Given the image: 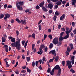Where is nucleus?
Segmentation results:
<instances>
[{
    "label": "nucleus",
    "mask_w": 76,
    "mask_h": 76,
    "mask_svg": "<svg viewBox=\"0 0 76 76\" xmlns=\"http://www.w3.org/2000/svg\"><path fill=\"white\" fill-rule=\"evenodd\" d=\"M53 13V10H50L49 11V14H51Z\"/></svg>",
    "instance_id": "37998d69"
},
{
    "label": "nucleus",
    "mask_w": 76,
    "mask_h": 76,
    "mask_svg": "<svg viewBox=\"0 0 76 76\" xmlns=\"http://www.w3.org/2000/svg\"><path fill=\"white\" fill-rule=\"evenodd\" d=\"M67 51L65 52V53H66V56H69V53H70V47H68L67 48Z\"/></svg>",
    "instance_id": "6e6552de"
},
{
    "label": "nucleus",
    "mask_w": 76,
    "mask_h": 76,
    "mask_svg": "<svg viewBox=\"0 0 76 76\" xmlns=\"http://www.w3.org/2000/svg\"><path fill=\"white\" fill-rule=\"evenodd\" d=\"M58 37H55L53 40L52 41L53 43L55 45H57L58 43Z\"/></svg>",
    "instance_id": "20e7f679"
},
{
    "label": "nucleus",
    "mask_w": 76,
    "mask_h": 76,
    "mask_svg": "<svg viewBox=\"0 0 76 76\" xmlns=\"http://www.w3.org/2000/svg\"><path fill=\"white\" fill-rule=\"evenodd\" d=\"M61 4V3L60 1H58L56 3V4L57 5H58L59 6H60Z\"/></svg>",
    "instance_id": "393cba45"
},
{
    "label": "nucleus",
    "mask_w": 76,
    "mask_h": 76,
    "mask_svg": "<svg viewBox=\"0 0 76 76\" xmlns=\"http://www.w3.org/2000/svg\"><path fill=\"white\" fill-rule=\"evenodd\" d=\"M11 45L12 47H16V49H18L19 50L20 49V43L16 41L15 42L12 43L11 44Z\"/></svg>",
    "instance_id": "f257e3e1"
},
{
    "label": "nucleus",
    "mask_w": 76,
    "mask_h": 76,
    "mask_svg": "<svg viewBox=\"0 0 76 76\" xmlns=\"http://www.w3.org/2000/svg\"><path fill=\"white\" fill-rule=\"evenodd\" d=\"M51 72V69L50 68H48V70H47V72L48 73H50Z\"/></svg>",
    "instance_id": "79ce46f5"
},
{
    "label": "nucleus",
    "mask_w": 76,
    "mask_h": 76,
    "mask_svg": "<svg viewBox=\"0 0 76 76\" xmlns=\"http://www.w3.org/2000/svg\"><path fill=\"white\" fill-rule=\"evenodd\" d=\"M8 60H9L8 58H6L4 60V61H5L6 64V66L7 67H9V64H8V62H7V61Z\"/></svg>",
    "instance_id": "9d476101"
},
{
    "label": "nucleus",
    "mask_w": 76,
    "mask_h": 76,
    "mask_svg": "<svg viewBox=\"0 0 76 76\" xmlns=\"http://www.w3.org/2000/svg\"><path fill=\"white\" fill-rule=\"evenodd\" d=\"M73 33L74 35H76V28L73 31Z\"/></svg>",
    "instance_id": "a18cd8bd"
},
{
    "label": "nucleus",
    "mask_w": 76,
    "mask_h": 76,
    "mask_svg": "<svg viewBox=\"0 0 76 76\" xmlns=\"http://www.w3.org/2000/svg\"><path fill=\"white\" fill-rule=\"evenodd\" d=\"M26 58H27V61L28 62H29V61H30V59L31 58H30V57H26Z\"/></svg>",
    "instance_id": "bb28decb"
},
{
    "label": "nucleus",
    "mask_w": 76,
    "mask_h": 76,
    "mask_svg": "<svg viewBox=\"0 0 76 76\" xmlns=\"http://www.w3.org/2000/svg\"><path fill=\"white\" fill-rule=\"evenodd\" d=\"M56 19H57V16L56 15H54L53 18V19L54 21H56Z\"/></svg>",
    "instance_id": "2f4dec72"
},
{
    "label": "nucleus",
    "mask_w": 76,
    "mask_h": 76,
    "mask_svg": "<svg viewBox=\"0 0 76 76\" xmlns=\"http://www.w3.org/2000/svg\"><path fill=\"white\" fill-rule=\"evenodd\" d=\"M72 25L73 27H74L75 25V22H73L72 23Z\"/></svg>",
    "instance_id": "de8ad7c7"
},
{
    "label": "nucleus",
    "mask_w": 76,
    "mask_h": 76,
    "mask_svg": "<svg viewBox=\"0 0 76 76\" xmlns=\"http://www.w3.org/2000/svg\"><path fill=\"white\" fill-rule=\"evenodd\" d=\"M15 73L17 75H18V74L19 73V71L18 70V69H16L15 71Z\"/></svg>",
    "instance_id": "cd10ccee"
},
{
    "label": "nucleus",
    "mask_w": 76,
    "mask_h": 76,
    "mask_svg": "<svg viewBox=\"0 0 76 76\" xmlns=\"http://www.w3.org/2000/svg\"><path fill=\"white\" fill-rule=\"evenodd\" d=\"M10 22L12 23H14V20L12 19L11 20Z\"/></svg>",
    "instance_id": "4d7b16f0"
},
{
    "label": "nucleus",
    "mask_w": 76,
    "mask_h": 76,
    "mask_svg": "<svg viewBox=\"0 0 76 76\" xmlns=\"http://www.w3.org/2000/svg\"><path fill=\"white\" fill-rule=\"evenodd\" d=\"M44 48H45V45L43 44L41 45L39 48V51L37 52L38 54H40L41 55L42 54V49Z\"/></svg>",
    "instance_id": "7ed1b4c3"
},
{
    "label": "nucleus",
    "mask_w": 76,
    "mask_h": 76,
    "mask_svg": "<svg viewBox=\"0 0 76 76\" xmlns=\"http://www.w3.org/2000/svg\"><path fill=\"white\" fill-rule=\"evenodd\" d=\"M16 5L17 9L19 10H23V7H20V5L18 4V3L17 2Z\"/></svg>",
    "instance_id": "0eeeda50"
},
{
    "label": "nucleus",
    "mask_w": 76,
    "mask_h": 76,
    "mask_svg": "<svg viewBox=\"0 0 76 76\" xmlns=\"http://www.w3.org/2000/svg\"><path fill=\"white\" fill-rule=\"evenodd\" d=\"M66 62L67 65H68V68L69 69H71L72 67V65L71 63V61H67Z\"/></svg>",
    "instance_id": "39448f33"
},
{
    "label": "nucleus",
    "mask_w": 76,
    "mask_h": 76,
    "mask_svg": "<svg viewBox=\"0 0 76 76\" xmlns=\"http://www.w3.org/2000/svg\"><path fill=\"white\" fill-rule=\"evenodd\" d=\"M42 10L44 12H47L48 11V10L45 7H42Z\"/></svg>",
    "instance_id": "dca6fc26"
},
{
    "label": "nucleus",
    "mask_w": 76,
    "mask_h": 76,
    "mask_svg": "<svg viewBox=\"0 0 76 76\" xmlns=\"http://www.w3.org/2000/svg\"><path fill=\"white\" fill-rule=\"evenodd\" d=\"M55 15L56 16H58L59 15V13H58V11H56L55 12Z\"/></svg>",
    "instance_id": "ea45409f"
},
{
    "label": "nucleus",
    "mask_w": 76,
    "mask_h": 76,
    "mask_svg": "<svg viewBox=\"0 0 76 76\" xmlns=\"http://www.w3.org/2000/svg\"><path fill=\"white\" fill-rule=\"evenodd\" d=\"M63 34H64V32H62L61 33L60 37H62V36L63 35Z\"/></svg>",
    "instance_id": "603ef678"
},
{
    "label": "nucleus",
    "mask_w": 76,
    "mask_h": 76,
    "mask_svg": "<svg viewBox=\"0 0 76 76\" xmlns=\"http://www.w3.org/2000/svg\"><path fill=\"white\" fill-rule=\"evenodd\" d=\"M70 72L72 73H75V71L73 70V68H71L70 69Z\"/></svg>",
    "instance_id": "72a5a7b5"
},
{
    "label": "nucleus",
    "mask_w": 76,
    "mask_h": 76,
    "mask_svg": "<svg viewBox=\"0 0 76 76\" xmlns=\"http://www.w3.org/2000/svg\"><path fill=\"white\" fill-rule=\"evenodd\" d=\"M3 48H8V45H4V47H3Z\"/></svg>",
    "instance_id": "4c0bfd02"
},
{
    "label": "nucleus",
    "mask_w": 76,
    "mask_h": 76,
    "mask_svg": "<svg viewBox=\"0 0 76 76\" xmlns=\"http://www.w3.org/2000/svg\"><path fill=\"white\" fill-rule=\"evenodd\" d=\"M25 41L24 40H23L22 41L21 43L23 45H25Z\"/></svg>",
    "instance_id": "c03bdc74"
},
{
    "label": "nucleus",
    "mask_w": 76,
    "mask_h": 76,
    "mask_svg": "<svg viewBox=\"0 0 76 76\" xmlns=\"http://www.w3.org/2000/svg\"><path fill=\"white\" fill-rule=\"evenodd\" d=\"M69 6V2H68L66 4L65 6H66V7H67V6Z\"/></svg>",
    "instance_id": "6e6d98bb"
},
{
    "label": "nucleus",
    "mask_w": 76,
    "mask_h": 76,
    "mask_svg": "<svg viewBox=\"0 0 76 76\" xmlns=\"http://www.w3.org/2000/svg\"><path fill=\"white\" fill-rule=\"evenodd\" d=\"M58 45H57V46H60L62 44V42H61V41H59V42H58Z\"/></svg>",
    "instance_id": "b1692460"
},
{
    "label": "nucleus",
    "mask_w": 76,
    "mask_h": 76,
    "mask_svg": "<svg viewBox=\"0 0 76 76\" xmlns=\"http://www.w3.org/2000/svg\"><path fill=\"white\" fill-rule=\"evenodd\" d=\"M58 56H56V57L55 58V60L56 61V62H57V61H58Z\"/></svg>",
    "instance_id": "c85d7f7f"
},
{
    "label": "nucleus",
    "mask_w": 76,
    "mask_h": 76,
    "mask_svg": "<svg viewBox=\"0 0 76 76\" xmlns=\"http://www.w3.org/2000/svg\"><path fill=\"white\" fill-rule=\"evenodd\" d=\"M48 7L49 9H52L53 7V5L51 3L49 4H48Z\"/></svg>",
    "instance_id": "f8f14e48"
},
{
    "label": "nucleus",
    "mask_w": 76,
    "mask_h": 76,
    "mask_svg": "<svg viewBox=\"0 0 76 76\" xmlns=\"http://www.w3.org/2000/svg\"><path fill=\"white\" fill-rule=\"evenodd\" d=\"M48 37L50 38V39H52V35L51 34H50L48 35Z\"/></svg>",
    "instance_id": "a19ab883"
},
{
    "label": "nucleus",
    "mask_w": 76,
    "mask_h": 76,
    "mask_svg": "<svg viewBox=\"0 0 76 76\" xmlns=\"http://www.w3.org/2000/svg\"><path fill=\"white\" fill-rule=\"evenodd\" d=\"M5 17H4V20H6L7 19H8L10 17V15L9 14H5Z\"/></svg>",
    "instance_id": "1a4fd4ad"
},
{
    "label": "nucleus",
    "mask_w": 76,
    "mask_h": 76,
    "mask_svg": "<svg viewBox=\"0 0 76 76\" xmlns=\"http://www.w3.org/2000/svg\"><path fill=\"white\" fill-rule=\"evenodd\" d=\"M53 44L51 43L49 45V48H50V49H51V48L53 47Z\"/></svg>",
    "instance_id": "412c9836"
},
{
    "label": "nucleus",
    "mask_w": 76,
    "mask_h": 76,
    "mask_svg": "<svg viewBox=\"0 0 76 76\" xmlns=\"http://www.w3.org/2000/svg\"><path fill=\"white\" fill-rule=\"evenodd\" d=\"M38 63H39V61H36L35 62V65L36 67H37L38 64Z\"/></svg>",
    "instance_id": "7c9ffc66"
},
{
    "label": "nucleus",
    "mask_w": 76,
    "mask_h": 76,
    "mask_svg": "<svg viewBox=\"0 0 76 76\" xmlns=\"http://www.w3.org/2000/svg\"><path fill=\"white\" fill-rule=\"evenodd\" d=\"M5 51L6 52H8L9 51V49H8V48H5Z\"/></svg>",
    "instance_id": "680f3d73"
},
{
    "label": "nucleus",
    "mask_w": 76,
    "mask_h": 76,
    "mask_svg": "<svg viewBox=\"0 0 76 76\" xmlns=\"http://www.w3.org/2000/svg\"><path fill=\"white\" fill-rule=\"evenodd\" d=\"M10 28H11V26H10V25H8V27H7V29H10Z\"/></svg>",
    "instance_id": "8fccbe9b"
},
{
    "label": "nucleus",
    "mask_w": 76,
    "mask_h": 76,
    "mask_svg": "<svg viewBox=\"0 0 76 76\" xmlns=\"http://www.w3.org/2000/svg\"><path fill=\"white\" fill-rule=\"evenodd\" d=\"M67 39L65 36L64 37L60 36L59 39V41L62 42L63 39Z\"/></svg>",
    "instance_id": "9b49d317"
},
{
    "label": "nucleus",
    "mask_w": 76,
    "mask_h": 76,
    "mask_svg": "<svg viewBox=\"0 0 76 76\" xmlns=\"http://www.w3.org/2000/svg\"><path fill=\"white\" fill-rule=\"evenodd\" d=\"M4 17V15L1 14L0 15V19H2V18H3Z\"/></svg>",
    "instance_id": "f704fd0d"
},
{
    "label": "nucleus",
    "mask_w": 76,
    "mask_h": 76,
    "mask_svg": "<svg viewBox=\"0 0 76 76\" xmlns=\"http://www.w3.org/2000/svg\"><path fill=\"white\" fill-rule=\"evenodd\" d=\"M18 65V61H17L15 65L14 66V67H17V66Z\"/></svg>",
    "instance_id": "13d9d810"
},
{
    "label": "nucleus",
    "mask_w": 76,
    "mask_h": 76,
    "mask_svg": "<svg viewBox=\"0 0 76 76\" xmlns=\"http://www.w3.org/2000/svg\"><path fill=\"white\" fill-rule=\"evenodd\" d=\"M18 4L20 6H23L24 3L23 1H20L18 2Z\"/></svg>",
    "instance_id": "a211bd4d"
},
{
    "label": "nucleus",
    "mask_w": 76,
    "mask_h": 76,
    "mask_svg": "<svg viewBox=\"0 0 76 76\" xmlns=\"http://www.w3.org/2000/svg\"><path fill=\"white\" fill-rule=\"evenodd\" d=\"M71 60H75V56H72L71 57Z\"/></svg>",
    "instance_id": "58836bf2"
},
{
    "label": "nucleus",
    "mask_w": 76,
    "mask_h": 76,
    "mask_svg": "<svg viewBox=\"0 0 76 76\" xmlns=\"http://www.w3.org/2000/svg\"><path fill=\"white\" fill-rule=\"evenodd\" d=\"M45 52H47V51H48V48H47V47L45 48Z\"/></svg>",
    "instance_id": "e2e57ef3"
},
{
    "label": "nucleus",
    "mask_w": 76,
    "mask_h": 76,
    "mask_svg": "<svg viewBox=\"0 0 76 76\" xmlns=\"http://www.w3.org/2000/svg\"><path fill=\"white\" fill-rule=\"evenodd\" d=\"M65 32L67 35L65 36L67 39L69 37V34L68 31H66Z\"/></svg>",
    "instance_id": "2eb2a0df"
},
{
    "label": "nucleus",
    "mask_w": 76,
    "mask_h": 76,
    "mask_svg": "<svg viewBox=\"0 0 76 76\" xmlns=\"http://www.w3.org/2000/svg\"><path fill=\"white\" fill-rule=\"evenodd\" d=\"M44 2L42 1L40 3L39 6H40V7H42L44 6Z\"/></svg>",
    "instance_id": "4468645a"
},
{
    "label": "nucleus",
    "mask_w": 76,
    "mask_h": 76,
    "mask_svg": "<svg viewBox=\"0 0 76 76\" xmlns=\"http://www.w3.org/2000/svg\"><path fill=\"white\" fill-rule=\"evenodd\" d=\"M26 69H27V72H28V73H31V72H32V71L31 70L28 68V67H26Z\"/></svg>",
    "instance_id": "aec40b11"
},
{
    "label": "nucleus",
    "mask_w": 76,
    "mask_h": 76,
    "mask_svg": "<svg viewBox=\"0 0 76 76\" xmlns=\"http://www.w3.org/2000/svg\"><path fill=\"white\" fill-rule=\"evenodd\" d=\"M75 3H76V0H72V6H75Z\"/></svg>",
    "instance_id": "ddd939ff"
},
{
    "label": "nucleus",
    "mask_w": 76,
    "mask_h": 76,
    "mask_svg": "<svg viewBox=\"0 0 76 76\" xmlns=\"http://www.w3.org/2000/svg\"><path fill=\"white\" fill-rule=\"evenodd\" d=\"M61 63L63 66H64V65H65V63H66V61H62Z\"/></svg>",
    "instance_id": "c756f323"
},
{
    "label": "nucleus",
    "mask_w": 76,
    "mask_h": 76,
    "mask_svg": "<svg viewBox=\"0 0 76 76\" xmlns=\"http://www.w3.org/2000/svg\"><path fill=\"white\" fill-rule=\"evenodd\" d=\"M76 53V50H74V52L72 53V54L73 55H75Z\"/></svg>",
    "instance_id": "052dcab7"
},
{
    "label": "nucleus",
    "mask_w": 76,
    "mask_h": 76,
    "mask_svg": "<svg viewBox=\"0 0 76 76\" xmlns=\"http://www.w3.org/2000/svg\"><path fill=\"white\" fill-rule=\"evenodd\" d=\"M56 53V50H52L50 51L49 52V54H51V53H52L53 55H54V56L55 57H56V56H57V53Z\"/></svg>",
    "instance_id": "423d86ee"
},
{
    "label": "nucleus",
    "mask_w": 76,
    "mask_h": 76,
    "mask_svg": "<svg viewBox=\"0 0 76 76\" xmlns=\"http://www.w3.org/2000/svg\"><path fill=\"white\" fill-rule=\"evenodd\" d=\"M11 41L12 42H15V38H12L11 40Z\"/></svg>",
    "instance_id": "a878e982"
},
{
    "label": "nucleus",
    "mask_w": 76,
    "mask_h": 76,
    "mask_svg": "<svg viewBox=\"0 0 76 76\" xmlns=\"http://www.w3.org/2000/svg\"><path fill=\"white\" fill-rule=\"evenodd\" d=\"M31 37L33 38H34V39H35V34L34 33H33L31 35Z\"/></svg>",
    "instance_id": "4be33fe9"
},
{
    "label": "nucleus",
    "mask_w": 76,
    "mask_h": 76,
    "mask_svg": "<svg viewBox=\"0 0 76 76\" xmlns=\"http://www.w3.org/2000/svg\"><path fill=\"white\" fill-rule=\"evenodd\" d=\"M6 38L4 37H2V41L3 42H5V41H6Z\"/></svg>",
    "instance_id": "f3484780"
},
{
    "label": "nucleus",
    "mask_w": 76,
    "mask_h": 76,
    "mask_svg": "<svg viewBox=\"0 0 76 76\" xmlns=\"http://www.w3.org/2000/svg\"><path fill=\"white\" fill-rule=\"evenodd\" d=\"M20 39L19 38H18V41H16V42H19L20 43Z\"/></svg>",
    "instance_id": "5fc2aeb1"
},
{
    "label": "nucleus",
    "mask_w": 76,
    "mask_h": 76,
    "mask_svg": "<svg viewBox=\"0 0 76 76\" xmlns=\"http://www.w3.org/2000/svg\"><path fill=\"white\" fill-rule=\"evenodd\" d=\"M38 27L39 31H41V30L42 29V28L41 27V25H39Z\"/></svg>",
    "instance_id": "473e14b6"
},
{
    "label": "nucleus",
    "mask_w": 76,
    "mask_h": 76,
    "mask_svg": "<svg viewBox=\"0 0 76 76\" xmlns=\"http://www.w3.org/2000/svg\"><path fill=\"white\" fill-rule=\"evenodd\" d=\"M47 35L46 34H44V39H45V38H47Z\"/></svg>",
    "instance_id": "338daca9"
},
{
    "label": "nucleus",
    "mask_w": 76,
    "mask_h": 76,
    "mask_svg": "<svg viewBox=\"0 0 76 76\" xmlns=\"http://www.w3.org/2000/svg\"><path fill=\"white\" fill-rule=\"evenodd\" d=\"M21 72L22 73H26V70L24 69H22L21 70Z\"/></svg>",
    "instance_id": "c9c22d12"
},
{
    "label": "nucleus",
    "mask_w": 76,
    "mask_h": 76,
    "mask_svg": "<svg viewBox=\"0 0 76 76\" xmlns=\"http://www.w3.org/2000/svg\"><path fill=\"white\" fill-rule=\"evenodd\" d=\"M48 32L49 33H50L51 32V30L50 29H48Z\"/></svg>",
    "instance_id": "bf43d9fd"
},
{
    "label": "nucleus",
    "mask_w": 76,
    "mask_h": 76,
    "mask_svg": "<svg viewBox=\"0 0 76 76\" xmlns=\"http://www.w3.org/2000/svg\"><path fill=\"white\" fill-rule=\"evenodd\" d=\"M25 22H26V20H21L20 21V23H22V25H24Z\"/></svg>",
    "instance_id": "6ab92c4d"
},
{
    "label": "nucleus",
    "mask_w": 76,
    "mask_h": 76,
    "mask_svg": "<svg viewBox=\"0 0 76 76\" xmlns=\"http://www.w3.org/2000/svg\"><path fill=\"white\" fill-rule=\"evenodd\" d=\"M35 8L37 10H38V9H39V8H40V7H39V6L38 5H37L35 7Z\"/></svg>",
    "instance_id": "e433bc0d"
},
{
    "label": "nucleus",
    "mask_w": 76,
    "mask_h": 76,
    "mask_svg": "<svg viewBox=\"0 0 76 76\" xmlns=\"http://www.w3.org/2000/svg\"><path fill=\"white\" fill-rule=\"evenodd\" d=\"M54 68L55 70H58L57 74V76H60V75H61V68H60V66L58 65H56L54 67Z\"/></svg>",
    "instance_id": "f03ea898"
},
{
    "label": "nucleus",
    "mask_w": 76,
    "mask_h": 76,
    "mask_svg": "<svg viewBox=\"0 0 76 76\" xmlns=\"http://www.w3.org/2000/svg\"><path fill=\"white\" fill-rule=\"evenodd\" d=\"M29 12V9H27L25 10V12L26 13H27V12Z\"/></svg>",
    "instance_id": "0e129e2a"
},
{
    "label": "nucleus",
    "mask_w": 76,
    "mask_h": 76,
    "mask_svg": "<svg viewBox=\"0 0 76 76\" xmlns=\"http://www.w3.org/2000/svg\"><path fill=\"white\" fill-rule=\"evenodd\" d=\"M58 29H59L61 28V25L59 24L58 26Z\"/></svg>",
    "instance_id": "774afa93"
},
{
    "label": "nucleus",
    "mask_w": 76,
    "mask_h": 76,
    "mask_svg": "<svg viewBox=\"0 0 76 76\" xmlns=\"http://www.w3.org/2000/svg\"><path fill=\"white\" fill-rule=\"evenodd\" d=\"M69 47H70L71 50H72L73 48V45L72 44H69Z\"/></svg>",
    "instance_id": "5701e85b"
},
{
    "label": "nucleus",
    "mask_w": 76,
    "mask_h": 76,
    "mask_svg": "<svg viewBox=\"0 0 76 76\" xmlns=\"http://www.w3.org/2000/svg\"><path fill=\"white\" fill-rule=\"evenodd\" d=\"M32 66L34 67H35V62H33L32 63Z\"/></svg>",
    "instance_id": "09e8293b"
},
{
    "label": "nucleus",
    "mask_w": 76,
    "mask_h": 76,
    "mask_svg": "<svg viewBox=\"0 0 76 76\" xmlns=\"http://www.w3.org/2000/svg\"><path fill=\"white\" fill-rule=\"evenodd\" d=\"M61 30L63 32L65 31V28H61Z\"/></svg>",
    "instance_id": "3c124183"
},
{
    "label": "nucleus",
    "mask_w": 76,
    "mask_h": 76,
    "mask_svg": "<svg viewBox=\"0 0 76 76\" xmlns=\"http://www.w3.org/2000/svg\"><path fill=\"white\" fill-rule=\"evenodd\" d=\"M49 63H51V62H53V59H50L49 61Z\"/></svg>",
    "instance_id": "864d4df0"
},
{
    "label": "nucleus",
    "mask_w": 76,
    "mask_h": 76,
    "mask_svg": "<svg viewBox=\"0 0 76 76\" xmlns=\"http://www.w3.org/2000/svg\"><path fill=\"white\" fill-rule=\"evenodd\" d=\"M16 33L17 35H19V31H16Z\"/></svg>",
    "instance_id": "69168bd1"
},
{
    "label": "nucleus",
    "mask_w": 76,
    "mask_h": 76,
    "mask_svg": "<svg viewBox=\"0 0 76 76\" xmlns=\"http://www.w3.org/2000/svg\"><path fill=\"white\" fill-rule=\"evenodd\" d=\"M16 21H17V22H18V23H20V20H19V19L16 18Z\"/></svg>",
    "instance_id": "49530a36"
}]
</instances>
